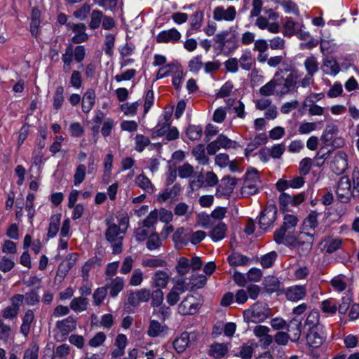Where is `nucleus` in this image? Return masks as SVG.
<instances>
[{
  "instance_id": "8fccbe9b",
  "label": "nucleus",
  "mask_w": 359,
  "mask_h": 359,
  "mask_svg": "<svg viewBox=\"0 0 359 359\" xmlns=\"http://www.w3.org/2000/svg\"><path fill=\"white\" fill-rule=\"evenodd\" d=\"M86 174V168L83 164L79 165L74 176V183L75 186H79L85 180Z\"/></svg>"
},
{
  "instance_id": "423d86ee",
  "label": "nucleus",
  "mask_w": 359,
  "mask_h": 359,
  "mask_svg": "<svg viewBox=\"0 0 359 359\" xmlns=\"http://www.w3.org/2000/svg\"><path fill=\"white\" fill-rule=\"evenodd\" d=\"M198 340V334L195 332H184L172 343L177 353L184 352L187 348H194Z\"/></svg>"
},
{
  "instance_id": "b1692460",
  "label": "nucleus",
  "mask_w": 359,
  "mask_h": 359,
  "mask_svg": "<svg viewBox=\"0 0 359 359\" xmlns=\"http://www.w3.org/2000/svg\"><path fill=\"white\" fill-rule=\"evenodd\" d=\"M76 327V321L72 317H68L57 323V328L61 332L62 336H67L69 332L74 331Z\"/></svg>"
},
{
  "instance_id": "a878e982",
  "label": "nucleus",
  "mask_w": 359,
  "mask_h": 359,
  "mask_svg": "<svg viewBox=\"0 0 359 359\" xmlns=\"http://www.w3.org/2000/svg\"><path fill=\"white\" fill-rule=\"evenodd\" d=\"M227 260L231 266H246L250 262V258L238 252H232Z\"/></svg>"
},
{
  "instance_id": "9b49d317",
  "label": "nucleus",
  "mask_w": 359,
  "mask_h": 359,
  "mask_svg": "<svg viewBox=\"0 0 359 359\" xmlns=\"http://www.w3.org/2000/svg\"><path fill=\"white\" fill-rule=\"evenodd\" d=\"M326 339L323 326L309 328L306 334V341L309 346L317 348L321 346Z\"/></svg>"
},
{
  "instance_id": "052dcab7",
  "label": "nucleus",
  "mask_w": 359,
  "mask_h": 359,
  "mask_svg": "<svg viewBox=\"0 0 359 359\" xmlns=\"http://www.w3.org/2000/svg\"><path fill=\"white\" fill-rule=\"evenodd\" d=\"M291 196L288 194L283 192L279 196V204L281 211H288V205L291 204Z\"/></svg>"
},
{
  "instance_id": "9d476101",
  "label": "nucleus",
  "mask_w": 359,
  "mask_h": 359,
  "mask_svg": "<svg viewBox=\"0 0 359 359\" xmlns=\"http://www.w3.org/2000/svg\"><path fill=\"white\" fill-rule=\"evenodd\" d=\"M229 34V33L228 31H224L222 33L216 34L214 37L213 40L215 43H217L215 49L219 52H222L225 47H227L230 51L233 50L237 48L236 45V41L234 36H232L228 39H226Z\"/></svg>"
},
{
  "instance_id": "dca6fc26",
  "label": "nucleus",
  "mask_w": 359,
  "mask_h": 359,
  "mask_svg": "<svg viewBox=\"0 0 359 359\" xmlns=\"http://www.w3.org/2000/svg\"><path fill=\"white\" fill-rule=\"evenodd\" d=\"M347 167L346 155L343 151H338L334 157L331 165L332 170L337 175L342 174Z\"/></svg>"
},
{
  "instance_id": "69168bd1",
  "label": "nucleus",
  "mask_w": 359,
  "mask_h": 359,
  "mask_svg": "<svg viewBox=\"0 0 359 359\" xmlns=\"http://www.w3.org/2000/svg\"><path fill=\"white\" fill-rule=\"evenodd\" d=\"M179 176L181 178H187L194 172V168L189 163H184L178 168Z\"/></svg>"
},
{
  "instance_id": "20e7f679",
  "label": "nucleus",
  "mask_w": 359,
  "mask_h": 359,
  "mask_svg": "<svg viewBox=\"0 0 359 359\" xmlns=\"http://www.w3.org/2000/svg\"><path fill=\"white\" fill-rule=\"evenodd\" d=\"M281 69L277 71L273 76L276 85V94L283 97L292 92L297 86V76L293 74H289L287 77L280 75Z\"/></svg>"
},
{
  "instance_id": "603ef678",
  "label": "nucleus",
  "mask_w": 359,
  "mask_h": 359,
  "mask_svg": "<svg viewBox=\"0 0 359 359\" xmlns=\"http://www.w3.org/2000/svg\"><path fill=\"white\" fill-rule=\"evenodd\" d=\"M109 293L112 297L116 296L123 288V281L120 278L114 279L109 285Z\"/></svg>"
},
{
  "instance_id": "f257e3e1",
  "label": "nucleus",
  "mask_w": 359,
  "mask_h": 359,
  "mask_svg": "<svg viewBox=\"0 0 359 359\" xmlns=\"http://www.w3.org/2000/svg\"><path fill=\"white\" fill-rule=\"evenodd\" d=\"M337 200L342 203H348L351 198L359 196V170H353L351 179L344 175L339 180L335 189Z\"/></svg>"
},
{
  "instance_id": "412c9836",
  "label": "nucleus",
  "mask_w": 359,
  "mask_h": 359,
  "mask_svg": "<svg viewBox=\"0 0 359 359\" xmlns=\"http://www.w3.org/2000/svg\"><path fill=\"white\" fill-rule=\"evenodd\" d=\"M201 281H204V279L201 278ZM203 287V282H199V283H191L189 284V283L186 282L185 278L178 279L176 282V285L174 286L173 289L175 291L178 292L179 293H183L187 290L193 291L195 289H198Z\"/></svg>"
},
{
  "instance_id": "f8f14e48",
  "label": "nucleus",
  "mask_w": 359,
  "mask_h": 359,
  "mask_svg": "<svg viewBox=\"0 0 359 359\" xmlns=\"http://www.w3.org/2000/svg\"><path fill=\"white\" fill-rule=\"evenodd\" d=\"M200 305L193 295L187 296L179 304L178 312L182 315H193L198 310Z\"/></svg>"
},
{
  "instance_id": "49530a36",
  "label": "nucleus",
  "mask_w": 359,
  "mask_h": 359,
  "mask_svg": "<svg viewBox=\"0 0 359 359\" xmlns=\"http://www.w3.org/2000/svg\"><path fill=\"white\" fill-rule=\"evenodd\" d=\"M139 107L137 102H126L121 104L120 108L121 111L128 116H133L136 114L137 109Z\"/></svg>"
},
{
  "instance_id": "c03bdc74",
  "label": "nucleus",
  "mask_w": 359,
  "mask_h": 359,
  "mask_svg": "<svg viewBox=\"0 0 359 359\" xmlns=\"http://www.w3.org/2000/svg\"><path fill=\"white\" fill-rule=\"evenodd\" d=\"M304 67L307 74L309 75H314V74L316 73L319 69L317 60L313 56H311L306 58V60L304 61Z\"/></svg>"
},
{
  "instance_id": "f704fd0d",
  "label": "nucleus",
  "mask_w": 359,
  "mask_h": 359,
  "mask_svg": "<svg viewBox=\"0 0 359 359\" xmlns=\"http://www.w3.org/2000/svg\"><path fill=\"white\" fill-rule=\"evenodd\" d=\"M113 167V156L111 154H107L104 159V174H103V181L104 183L108 184L110 177L111 172Z\"/></svg>"
},
{
  "instance_id": "a18cd8bd",
  "label": "nucleus",
  "mask_w": 359,
  "mask_h": 359,
  "mask_svg": "<svg viewBox=\"0 0 359 359\" xmlns=\"http://www.w3.org/2000/svg\"><path fill=\"white\" fill-rule=\"evenodd\" d=\"M135 184L137 186H138L139 187L145 190L147 192H150L154 190V187L150 180L144 175H140L136 177Z\"/></svg>"
},
{
  "instance_id": "4be33fe9",
  "label": "nucleus",
  "mask_w": 359,
  "mask_h": 359,
  "mask_svg": "<svg viewBox=\"0 0 359 359\" xmlns=\"http://www.w3.org/2000/svg\"><path fill=\"white\" fill-rule=\"evenodd\" d=\"M68 26L74 32L72 37V41L79 43L85 41L88 39V34L86 33V27L83 24H69Z\"/></svg>"
},
{
  "instance_id": "79ce46f5",
  "label": "nucleus",
  "mask_w": 359,
  "mask_h": 359,
  "mask_svg": "<svg viewBox=\"0 0 359 359\" xmlns=\"http://www.w3.org/2000/svg\"><path fill=\"white\" fill-rule=\"evenodd\" d=\"M190 269V260L187 257H180L176 266L177 273L181 276L188 273Z\"/></svg>"
},
{
  "instance_id": "6e6552de",
  "label": "nucleus",
  "mask_w": 359,
  "mask_h": 359,
  "mask_svg": "<svg viewBox=\"0 0 359 359\" xmlns=\"http://www.w3.org/2000/svg\"><path fill=\"white\" fill-rule=\"evenodd\" d=\"M248 312H250V320L255 323L263 322L270 316V309L267 305L259 302L254 304Z\"/></svg>"
},
{
  "instance_id": "4c0bfd02",
  "label": "nucleus",
  "mask_w": 359,
  "mask_h": 359,
  "mask_svg": "<svg viewBox=\"0 0 359 359\" xmlns=\"http://www.w3.org/2000/svg\"><path fill=\"white\" fill-rule=\"evenodd\" d=\"M40 12L38 9H34L32 13L30 29L32 34L37 36L39 31V27L40 25Z\"/></svg>"
},
{
  "instance_id": "864d4df0",
  "label": "nucleus",
  "mask_w": 359,
  "mask_h": 359,
  "mask_svg": "<svg viewBox=\"0 0 359 359\" xmlns=\"http://www.w3.org/2000/svg\"><path fill=\"white\" fill-rule=\"evenodd\" d=\"M321 310L323 312L334 315L337 311V306L333 299H329L323 301L321 304Z\"/></svg>"
},
{
  "instance_id": "13d9d810",
  "label": "nucleus",
  "mask_w": 359,
  "mask_h": 359,
  "mask_svg": "<svg viewBox=\"0 0 359 359\" xmlns=\"http://www.w3.org/2000/svg\"><path fill=\"white\" fill-rule=\"evenodd\" d=\"M73 52L72 46H69L66 49L65 53L62 55V60L64 62V69L65 71H69L71 69L70 65L72 62Z\"/></svg>"
},
{
  "instance_id": "393cba45",
  "label": "nucleus",
  "mask_w": 359,
  "mask_h": 359,
  "mask_svg": "<svg viewBox=\"0 0 359 359\" xmlns=\"http://www.w3.org/2000/svg\"><path fill=\"white\" fill-rule=\"evenodd\" d=\"M95 92L92 89L88 90L82 99V110L84 113H88L93 109L95 102Z\"/></svg>"
},
{
  "instance_id": "f3484780",
  "label": "nucleus",
  "mask_w": 359,
  "mask_h": 359,
  "mask_svg": "<svg viewBox=\"0 0 359 359\" xmlns=\"http://www.w3.org/2000/svg\"><path fill=\"white\" fill-rule=\"evenodd\" d=\"M287 330L291 333V341L296 342L297 341L301 336L302 324L301 319L295 317L291 319L289 323H287V326L286 327Z\"/></svg>"
},
{
  "instance_id": "0e129e2a",
  "label": "nucleus",
  "mask_w": 359,
  "mask_h": 359,
  "mask_svg": "<svg viewBox=\"0 0 359 359\" xmlns=\"http://www.w3.org/2000/svg\"><path fill=\"white\" fill-rule=\"evenodd\" d=\"M271 326L275 330H283L286 329L287 323L280 317H276L271 319Z\"/></svg>"
},
{
  "instance_id": "09e8293b",
  "label": "nucleus",
  "mask_w": 359,
  "mask_h": 359,
  "mask_svg": "<svg viewBox=\"0 0 359 359\" xmlns=\"http://www.w3.org/2000/svg\"><path fill=\"white\" fill-rule=\"evenodd\" d=\"M35 196L33 194H29L27 196L25 209L27 212V216L30 220V223H32V219L35 215V209L34 207V201Z\"/></svg>"
},
{
  "instance_id": "2eb2a0df",
  "label": "nucleus",
  "mask_w": 359,
  "mask_h": 359,
  "mask_svg": "<svg viewBox=\"0 0 359 359\" xmlns=\"http://www.w3.org/2000/svg\"><path fill=\"white\" fill-rule=\"evenodd\" d=\"M236 11L233 6H229L224 9L222 6H218L213 11V18L215 20L232 21L236 17Z\"/></svg>"
},
{
  "instance_id": "de8ad7c7",
  "label": "nucleus",
  "mask_w": 359,
  "mask_h": 359,
  "mask_svg": "<svg viewBox=\"0 0 359 359\" xmlns=\"http://www.w3.org/2000/svg\"><path fill=\"white\" fill-rule=\"evenodd\" d=\"M319 312L316 310L311 311L308 315L304 325L309 326V328L314 327H321V325H319Z\"/></svg>"
},
{
  "instance_id": "a19ab883",
  "label": "nucleus",
  "mask_w": 359,
  "mask_h": 359,
  "mask_svg": "<svg viewBox=\"0 0 359 359\" xmlns=\"http://www.w3.org/2000/svg\"><path fill=\"white\" fill-rule=\"evenodd\" d=\"M88 301L83 297L74 298L70 303V308L76 312H81L87 309Z\"/></svg>"
},
{
  "instance_id": "aec40b11",
  "label": "nucleus",
  "mask_w": 359,
  "mask_h": 359,
  "mask_svg": "<svg viewBox=\"0 0 359 359\" xmlns=\"http://www.w3.org/2000/svg\"><path fill=\"white\" fill-rule=\"evenodd\" d=\"M229 351L228 344L225 343L215 342L210 346L208 355L216 359L224 357Z\"/></svg>"
},
{
  "instance_id": "bb28decb",
  "label": "nucleus",
  "mask_w": 359,
  "mask_h": 359,
  "mask_svg": "<svg viewBox=\"0 0 359 359\" xmlns=\"http://www.w3.org/2000/svg\"><path fill=\"white\" fill-rule=\"evenodd\" d=\"M337 133L338 127L336 125L332 123L327 124L320 137L323 144L330 146V143L334 138V135H337Z\"/></svg>"
},
{
  "instance_id": "4468645a",
  "label": "nucleus",
  "mask_w": 359,
  "mask_h": 359,
  "mask_svg": "<svg viewBox=\"0 0 359 359\" xmlns=\"http://www.w3.org/2000/svg\"><path fill=\"white\" fill-rule=\"evenodd\" d=\"M121 226L118 227L116 224H110L106 231L107 239L110 242H114L119 240L122 238V234L125 233V231L128 226V219L124 218L121 223Z\"/></svg>"
},
{
  "instance_id": "c756f323",
  "label": "nucleus",
  "mask_w": 359,
  "mask_h": 359,
  "mask_svg": "<svg viewBox=\"0 0 359 359\" xmlns=\"http://www.w3.org/2000/svg\"><path fill=\"white\" fill-rule=\"evenodd\" d=\"M264 285L267 292L273 293L279 290L280 282L277 277L268 276L264 280Z\"/></svg>"
},
{
  "instance_id": "72a5a7b5",
  "label": "nucleus",
  "mask_w": 359,
  "mask_h": 359,
  "mask_svg": "<svg viewBox=\"0 0 359 359\" xmlns=\"http://www.w3.org/2000/svg\"><path fill=\"white\" fill-rule=\"evenodd\" d=\"M192 154L200 164L206 165L208 163L209 158L205 155L203 144H199L194 147L192 149Z\"/></svg>"
},
{
  "instance_id": "c9c22d12",
  "label": "nucleus",
  "mask_w": 359,
  "mask_h": 359,
  "mask_svg": "<svg viewBox=\"0 0 359 359\" xmlns=\"http://www.w3.org/2000/svg\"><path fill=\"white\" fill-rule=\"evenodd\" d=\"M34 318V312L31 310L27 311L22 319V323L21 325V332L23 334L27 336L30 330V326Z\"/></svg>"
},
{
  "instance_id": "58836bf2",
  "label": "nucleus",
  "mask_w": 359,
  "mask_h": 359,
  "mask_svg": "<svg viewBox=\"0 0 359 359\" xmlns=\"http://www.w3.org/2000/svg\"><path fill=\"white\" fill-rule=\"evenodd\" d=\"M149 140L142 135H137L135 137V149L137 151H142L145 147L149 146V149H154L156 148L155 144L149 145Z\"/></svg>"
},
{
  "instance_id": "a211bd4d",
  "label": "nucleus",
  "mask_w": 359,
  "mask_h": 359,
  "mask_svg": "<svg viewBox=\"0 0 359 359\" xmlns=\"http://www.w3.org/2000/svg\"><path fill=\"white\" fill-rule=\"evenodd\" d=\"M306 295V288L302 285H294L288 287L285 291V296L290 301L297 302L302 299Z\"/></svg>"
},
{
  "instance_id": "2f4dec72",
  "label": "nucleus",
  "mask_w": 359,
  "mask_h": 359,
  "mask_svg": "<svg viewBox=\"0 0 359 359\" xmlns=\"http://www.w3.org/2000/svg\"><path fill=\"white\" fill-rule=\"evenodd\" d=\"M238 61L240 67L245 71H250L254 64L252 53L249 50L245 51Z\"/></svg>"
},
{
  "instance_id": "6e6d98bb",
  "label": "nucleus",
  "mask_w": 359,
  "mask_h": 359,
  "mask_svg": "<svg viewBox=\"0 0 359 359\" xmlns=\"http://www.w3.org/2000/svg\"><path fill=\"white\" fill-rule=\"evenodd\" d=\"M275 81L273 78L270 81L266 83L259 89V93L264 96H270L276 92Z\"/></svg>"
},
{
  "instance_id": "680f3d73",
  "label": "nucleus",
  "mask_w": 359,
  "mask_h": 359,
  "mask_svg": "<svg viewBox=\"0 0 359 359\" xmlns=\"http://www.w3.org/2000/svg\"><path fill=\"white\" fill-rule=\"evenodd\" d=\"M177 68L175 62H171L168 65H164L158 68V79L168 76L170 72H173Z\"/></svg>"
},
{
  "instance_id": "e2e57ef3",
  "label": "nucleus",
  "mask_w": 359,
  "mask_h": 359,
  "mask_svg": "<svg viewBox=\"0 0 359 359\" xmlns=\"http://www.w3.org/2000/svg\"><path fill=\"white\" fill-rule=\"evenodd\" d=\"M203 66V63L201 61V55H197L196 57H194L189 62V70L194 73H197Z\"/></svg>"
},
{
  "instance_id": "473e14b6",
  "label": "nucleus",
  "mask_w": 359,
  "mask_h": 359,
  "mask_svg": "<svg viewBox=\"0 0 359 359\" xmlns=\"http://www.w3.org/2000/svg\"><path fill=\"white\" fill-rule=\"evenodd\" d=\"M226 230V225L223 222H219L212 229L210 236L214 241H218L224 238Z\"/></svg>"
},
{
  "instance_id": "ea45409f",
  "label": "nucleus",
  "mask_w": 359,
  "mask_h": 359,
  "mask_svg": "<svg viewBox=\"0 0 359 359\" xmlns=\"http://www.w3.org/2000/svg\"><path fill=\"white\" fill-rule=\"evenodd\" d=\"M203 128L201 126L189 125L187 130L186 134L191 140H198L202 136Z\"/></svg>"
},
{
  "instance_id": "1a4fd4ad",
  "label": "nucleus",
  "mask_w": 359,
  "mask_h": 359,
  "mask_svg": "<svg viewBox=\"0 0 359 359\" xmlns=\"http://www.w3.org/2000/svg\"><path fill=\"white\" fill-rule=\"evenodd\" d=\"M283 220L280 228L274 232V240L278 244L283 243L286 231L294 227L298 222L297 217L292 215H286Z\"/></svg>"
},
{
  "instance_id": "bf43d9fd",
  "label": "nucleus",
  "mask_w": 359,
  "mask_h": 359,
  "mask_svg": "<svg viewBox=\"0 0 359 359\" xmlns=\"http://www.w3.org/2000/svg\"><path fill=\"white\" fill-rule=\"evenodd\" d=\"M289 339L291 340L290 335L285 332H278L274 337L273 340L274 341L278 344L280 346H285L287 344Z\"/></svg>"
},
{
  "instance_id": "e433bc0d",
  "label": "nucleus",
  "mask_w": 359,
  "mask_h": 359,
  "mask_svg": "<svg viewBox=\"0 0 359 359\" xmlns=\"http://www.w3.org/2000/svg\"><path fill=\"white\" fill-rule=\"evenodd\" d=\"M115 344L117 346L118 350L114 351L112 355L114 357H118L123 355L124 348L127 344L126 336L123 334H119L116 339Z\"/></svg>"
},
{
  "instance_id": "f03ea898",
  "label": "nucleus",
  "mask_w": 359,
  "mask_h": 359,
  "mask_svg": "<svg viewBox=\"0 0 359 359\" xmlns=\"http://www.w3.org/2000/svg\"><path fill=\"white\" fill-rule=\"evenodd\" d=\"M157 221V212L154 210L151 212L149 216L144 221L143 226L138 228L135 231V238L139 241L148 238L147 248L149 250L157 248V236L155 233L154 224Z\"/></svg>"
},
{
  "instance_id": "4d7b16f0",
  "label": "nucleus",
  "mask_w": 359,
  "mask_h": 359,
  "mask_svg": "<svg viewBox=\"0 0 359 359\" xmlns=\"http://www.w3.org/2000/svg\"><path fill=\"white\" fill-rule=\"evenodd\" d=\"M257 190V183L245 182V184L241 189V194L243 196L248 197L255 194Z\"/></svg>"
},
{
  "instance_id": "7c9ffc66",
  "label": "nucleus",
  "mask_w": 359,
  "mask_h": 359,
  "mask_svg": "<svg viewBox=\"0 0 359 359\" xmlns=\"http://www.w3.org/2000/svg\"><path fill=\"white\" fill-rule=\"evenodd\" d=\"M237 181L238 180L235 177H224L221 180L222 184L219 185V188L222 189L223 194H229L233 190Z\"/></svg>"
},
{
  "instance_id": "338daca9",
  "label": "nucleus",
  "mask_w": 359,
  "mask_h": 359,
  "mask_svg": "<svg viewBox=\"0 0 359 359\" xmlns=\"http://www.w3.org/2000/svg\"><path fill=\"white\" fill-rule=\"evenodd\" d=\"M173 219V214L170 210H168L165 208H161L158 210V219L165 223L170 224Z\"/></svg>"
},
{
  "instance_id": "cd10ccee",
  "label": "nucleus",
  "mask_w": 359,
  "mask_h": 359,
  "mask_svg": "<svg viewBox=\"0 0 359 359\" xmlns=\"http://www.w3.org/2000/svg\"><path fill=\"white\" fill-rule=\"evenodd\" d=\"M312 97H308L303 103L304 107H309V113L312 116H320L324 113V108L315 104Z\"/></svg>"
},
{
  "instance_id": "ddd939ff",
  "label": "nucleus",
  "mask_w": 359,
  "mask_h": 359,
  "mask_svg": "<svg viewBox=\"0 0 359 359\" xmlns=\"http://www.w3.org/2000/svg\"><path fill=\"white\" fill-rule=\"evenodd\" d=\"M24 297L22 294H15L11 299V305L6 307L3 311L2 315L6 319H13L17 317L20 306L23 302Z\"/></svg>"
},
{
  "instance_id": "0eeeda50",
  "label": "nucleus",
  "mask_w": 359,
  "mask_h": 359,
  "mask_svg": "<svg viewBox=\"0 0 359 359\" xmlns=\"http://www.w3.org/2000/svg\"><path fill=\"white\" fill-rule=\"evenodd\" d=\"M277 212L278 209L274 203L268 204L259 215L260 229L266 230L272 226L276 219Z\"/></svg>"
},
{
  "instance_id": "774afa93",
  "label": "nucleus",
  "mask_w": 359,
  "mask_h": 359,
  "mask_svg": "<svg viewBox=\"0 0 359 359\" xmlns=\"http://www.w3.org/2000/svg\"><path fill=\"white\" fill-rule=\"evenodd\" d=\"M298 24L294 22L290 18H287L284 24L285 35L292 36L297 29Z\"/></svg>"
},
{
  "instance_id": "5fc2aeb1",
  "label": "nucleus",
  "mask_w": 359,
  "mask_h": 359,
  "mask_svg": "<svg viewBox=\"0 0 359 359\" xmlns=\"http://www.w3.org/2000/svg\"><path fill=\"white\" fill-rule=\"evenodd\" d=\"M277 253L275 251H271L261 258V264L264 268H269L272 266L275 260L277 258Z\"/></svg>"
},
{
  "instance_id": "7ed1b4c3",
  "label": "nucleus",
  "mask_w": 359,
  "mask_h": 359,
  "mask_svg": "<svg viewBox=\"0 0 359 359\" xmlns=\"http://www.w3.org/2000/svg\"><path fill=\"white\" fill-rule=\"evenodd\" d=\"M173 112V107H168L165 108L162 116L165 122L160 125L158 123V137H163L162 142L165 144L166 142L172 141L179 138L180 133L178 129L175 126H171V117Z\"/></svg>"
},
{
  "instance_id": "37998d69",
  "label": "nucleus",
  "mask_w": 359,
  "mask_h": 359,
  "mask_svg": "<svg viewBox=\"0 0 359 359\" xmlns=\"http://www.w3.org/2000/svg\"><path fill=\"white\" fill-rule=\"evenodd\" d=\"M323 65L327 68H330V72H327V74L335 76L340 71L337 61L333 57H326L323 61Z\"/></svg>"
},
{
  "instance_id": "c85d7f7f",
  "label": "nucleus",
  "mask_w": 359,
  "mask_h": 359,
  "mask_svg": "<svg viewBox=\"0 0 359 359\" xmlns=\"http://www.w3.org/2000/svg\"><path fill=\"white\" fill-rule=\"evenodd\" d=\"M61 217L62 215L60 213H57L51 216L47 234L48 238H53L57 233Z\"/></svg>"
},
{
  "instance_id": "5701e85b",
  "label": "nucleus",
  "mask_w": 359,
  "mask_h": 359,
  "mask_svg": "<svg viewBox=\"0 0 359 359\" xmlns=\"http://www.w3.org/2000/svg\"><path fill=\"white\" fill-rule=\"evenodd\" d=\"M151 297L150 291L148 290H141L137 292L130 294L128 302L133 306H137L141 302H147Z\"/></svg>"
},
{
  "instance_id": "39448f33",
  "label": "nucleus",
  "mask_w": 359,
  "mask_h": 359,
  "mask_svg": "<svg viewBox=\"0 0 359 359\" xmlns=\"http://www.w3.org/2000/svg\"><path fill=\"white\" fill-rule=\"evenodd\" d=\"M313 240V235L309 233H301L298 238L289 236L286 238L290 245L297 249L300 256H306L309 254L312 248Z\"/></svg>"
},
{
  "instance_id": "6ab92c4d",
  "label": "nucleus",
  "mask_w": 359,
  "mask_h": 359,
  "mask_svg": "<svg viewBox=\"0 0 359 359\" xmlns=\"http://www.w3.org/2000/svg\"><path fill=\"white\" fill-rule=\"evenodd\" d=\"M181 34L175 28L158 33V43H176L180 41Z\"/></svg>"
},
{
  "instance_id": "3c124183",
  "label": "nucleus",
  "mask_w": 359,
  "mask_h": 359,
  "mask_svg": "<svg viewBox=\"0 0 359 359\" xmlns=\"http://www.w3.org/2000/svg\"><path fill=\"white\" fill-rule=\"evenodd\" d=\"M204 17V13L202 11H198L191 16L190 24L192 29H199L202 25Z\"/></svg>"
}]
</instances>
